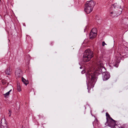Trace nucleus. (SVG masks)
Wrapping results in <instances>:
<instances>
[{
  "instance_id": "nucleus-1",
  "label": "nucleus",
  "mask_w": 128,
  "mask_h": 128,
  "mask_svg": "<svg viewBox=\"0 0 128 128\" xmlns=\"http://www.w3.org/2000/svg\"><path fill=\"white\" fill-rule=\"evenodd\" d=\"M96 76L94 73H92L91 72H88L86 74V83L89 93L90 92L91 88L94 86L96 80Z\"/></svg>"
},
{
  "instance_id": "nucleus-2",
  "label": "nucleus",
  "mask_w": 128,
  "mask_h": 128,
  "mask_svg": "<svg viewBox=\"0 0 128 128\" xmlns=\"http://www.w3.org/2000/svg\"><path fill=\"white\" fill-rule=\"evenodd\" d=\"M94 56L93 52L90 49L88 48L84 51L83 58V60L84 62H87L90 61Z\"/></svg>"
},
{
  "instance_id": "nucleus-3",
  "label": "nucleus",
  "mask_w": 128,
  "mask_h": 128,
  "mask_svg": "<svg viewBox=\"0 0 128 128\" xmlns=\"http://www.w3.org/2000/svg\"><path fill=\"white\" fill-rule=\"evenodd\" d=\"M96 4V2L93 0L87 1L86 3L84 10L87 14H89L91 12L94 6Z\"/></svg>"
},
{
  "instance_id": "nucleus-4",
  "label": "nucleus",
  "mask_w": 128,
  "mask_h": 128,
  "mask_svg": "<svg viewBox=\"0 0 128 128\" xmlns=\"http://www.w3.org/2000/svg\"><path fill=\"white\" fill-rule=\"evenodd\" d=\"M106 121L105 124V125L108 126L112 128H115L116 124V121L112 119L108 113H106Z\"/></svg>"
},
{
  "instance_id": "nucleus-5",
  "label": "nucleus",
  "mask_w": 128,
  "mask_h": 128,
  "mask_svg": "<svg viewBox=\"0 0 128 128\" xmlns=\"http://www.w3.org/2000/svg\"><path fill=\"white\" fill-rule=\"evenodd\" d=\"M99 70L100 72H101V73H102V79L104 81L110 78V75L108 72H103L102 71V70L101 69H100Z\"/></svg>"
},
{
  "instance_id": "nucleus-6",
  "label": "nucleus",
  "mask_w": 128,
  "mask_h": 128,
  "mask_svg": "<svg viewBox=\"0 0 128 128\" xmlns=\"http://www.w3.org/2000/svg\"><path fill=\"white\" fill-rule=\"evenodd\" d=\"M0 128H8L7 123L4 118H2L1 120Z\"/></svg>"
},
{
  "instance_id": "nucleus-7",
  "label": "nucleus",
  "mask_w": 128,
  "mask_h": 128,
  "mask_svg": "<svg viewBox=\"0 0 128 128\" xmlns=\"http://www.w3.org/2000/svg\"><path fill=\"white\" fill-rule=\"evenodd\" d=\"M94 30H95V32H93V30H94V29L93 28L91 30L90 32V33L89 36L90 37V39H93L96 37V35L97 34L96 32V30L95 29H94Z\"/></svg>"
},
{
  "instance_id": "nucleus-8",
  "label": "nucleus",
  "mask_w": 128,
  "mask_h": 128,
  "mask_svg": "<svg viewBox=\"0 0 128 128\" xmlns=\"http://www.w3.org/2000/svg\"><path fill=\"white\" fill-rule=\"evenodd\" d=\"M22 71L20 68L17 69L16 70L15 74V75L18 77H20L21 76V73Z\"/></svg>"
},
{
  "instance_id": "nucleus-9",
  "label": "nucleus",
  "mask_w": 128,
  "mask_h": 128,
  "mask_svg": "<svg viewBox=\"0 0 128 128\" xmlns=\"http://www.w3.org/2000/svg\"><path fill=\"white\" fill-rule=\"evenodd\" d=\"M22 81L26 86H27L29 83L28 81L25 79L23 77L22 78Z\"/></svg>"
},
{
  "instance_id": "nucleus-10",
  "label": "nucleus",
  "mask_w": 128,
  "mask_h": 128,
  "mask_svg": "<svg viewBox=\"0 0 128 128\" xmlns=\"http://www.w3.org/2000/svg\"><path fill=\"white\" fill-rule=\"evenodd\" d=\"M112 5L114 8H121V6H118L117 3H115Z\"/></svg>"
},
{
  "instance_id": "nucleus-11",
  "label": "nucleus",
  "mask_w": 128,
  "mask_h": 128,
  "mask_svg": "<svg viewBox=\"0 0 128 128\" xmlns=\"http://www.w3.org/2000/svg\"><path fill=\"white\" fill-rule=\"evenodd\" d=\"M110 15L112 17H114L116 16V13L114 12H111Z\"/></svg>"
},
{
  "instance_id": "nucleus-12",
  "label": "nucleus",
  "mask_w": 128,
  "mask_h": 128,
  "mask_svg": "<svg viewBox=\"0 0 128 128\" xmlns=\"http://www.w3.org/2000/svg\"><path fill=\"white\" fill-rule=\"evenodd\" d=\"M6 73L7 75H10V68H8L6 70Z\"/></svg>"
},
{
  "instance_id": "nucleus-13",
  "label": "nucleus",
  "mask_w": 128,
  "mask_h": 128,
  "mask_svg": "<svg viewBox=\"0 0 128 128\" xmlns=\"http://www.w3.org/2000/svg\"><path fill=\"white\" fill-rule=\"evenodd\" d=\"M17 88L18 91L20 92L21 91V90L20 88V84L19 83H17Z\"/></svg>"
},
{
  "instance_id": "nucleus-14",
  "label": "nucleus",
  "mask_w": 128,
  "mask_h": 128,
  "mask_svg": "<svg viewBox=\"0 0 128 128\" xmlns=\"http://www.w3.org/2000/svg\"><path fill=\"white\" fill-rule=\"evenodd\" d=\"M12 90L11 89V90H10L8 92H6V93L4 94V96L5 97H8L7 96L9 95V94H10V92L11 91H12Z\"/></svg>"
},
{
  "instance_id": "nucleus-15",
  "label": "nucleus",
  "mask_w": 128,
  "mask_h": 128,
  "mask_svg": "<svg viewBox=\"0 0 128 128\" xmlns=\"http://www.w3.org/2000/svg\"><path fill=\"white\" fill-rule=\"evenodd\" d=\"M105 45H106V44L105 42H104L103 41L102 42V46H104Z\"/></svg>"
},
{
  "instance_id": "nucleus-16",
  "label": "nucleus",
  "mask_w": 128,
  "mask_h": 128,
  "mask_svg": "<svg viewBox=\"0 0 128 128\" xmlns=\"http://www.w3.org/2000/svg\"><path fill=\"white\" fill-rule=\"evenodd\" d=\"M85 72V70H83L81 72V73L82 74H83Z\"/></svg>"
},
{
  "instance_id": "nucleus-17",
  "label": "nucleus",
  "mask_w": 128,
  "mask_h": 128,
  "mask_svg": "<svg viewBox=\"0 0 128 128\" xmlns=\"http://www.w3.org/2000/svg\"><path fill=\"white\" fill-rule=\"evenodd\" d=\"M38 116L40 118H42L43 117V116H42L40 115H39Z\"/></svg>"
},
{
  "instance_id": "nucleus-18",
  "label": "nucleus",
  "mask_w": 128,
  "mask_h": 128,
  "mask_svg": "<svg viewBox=\"0 0 128 128\" xmlns=\"http://www.w3.org/2000/svg\"><path fill=\"white\" fill-rule=\"evenodd\" d=\"M8 114H9V116H10V115H11V112H10V111H9V113Z\"/></svg>"
},
{
  "instance_id": "nucleus-19",
  "label": "nucleus",
  "mask_w": 128,
  "mask_h": 128,
  "mask_svg": "<svg viewBox=\"0 0 128 128\" xmlns=\"http://www.w3.org/2000/svg\"><path fill=\"white\" fill-rule=\"evenodd\" d=\"M118 127H119V128H124L122 127V126H118Z\"/></svg>"
},
{
  "instance_id": "nucleus-20",
  "label": "nucleus",
  "mask_w": 128,
  "mask_h": 128,
  "mask_svg": "<svg viewBox=\"0 0 128 128\" xmlns=\"http://www.w3.org/2000/svg\"><path fill=\"white\" fill-rule=\"evenodd\" d=\"M82 66H81L80 67V69H82Z\"/></svg>"
},
{
  "instance_id": "nucleus-21",
  "label": "nucleus",
  "mask_w": 128,
  "mask_h": 128,
  "mask_svg": "<svg viewBox=\"0 0 128 128\" xmlns=\"http://www.w3.org/2000/svg\"><path fill=\"white\" fill-rule=\"evenodd\" d=\"M118 59L119 60H120V59L121 58L120 57H118Z\"/></svg>"
},
{
  "instance_id": "nucleus-22",
  "label": "nucleus",
  "mask_w": 128,
  "mask_h": 128,
  "mask_svg": "<svg viewBox=\"0 0 128 128\" xmlns=\"http://www.w3.org/2000/svg\"><path fill=\"white\" fill-rule=\"evenodd\" d=\"M53 43V42H51V44H52V43Z\"/></svg>"
},
{
  "instance_id": "nucleus-23",
  "label": "nucleus",
  "mask_w": 128,
  "mask_h": 128,
  "mask_svg": "<svg viewBox=\"0 0 128 128\" xmlns=\"http://www.w3.org/2000/svg\"><path fill=\"white\" fill-rule=\"evenodd\" d=\"M104 69V68H102V69Z\"/></svg>"
},
{
  "instance_id": "nucleus-24",
  "label": "nucleus",
  "mask_w": 128,
  "mask_h": 128,
  "mask_svg": "<svg viewBox=\"0 0 128 128\" xmlns=\"http://www.w3.org/2000/svg\"><path fill=\"white\" fill-rule=\"evenodd\" d=\"M118 62H119L118 63L120 62V60H118Z\"/></svg>"
},
{
  "instance_id": "nucleus-25",
  "label": "nucleus",
  "mask_w": 128,
  "mask_h": 128,
  "mask_svg": "<svg viewBox=\"0 0 128 128\" xmlns=\"http://www.w3.org/2000/svg\"><path fill=\"white\" fill-rule=\"evenodd\" d=\"M116 66V67H118V66Z\"/></svg>"
}]
</instances>
